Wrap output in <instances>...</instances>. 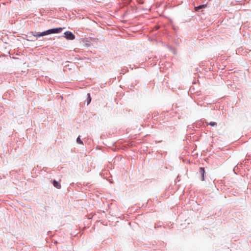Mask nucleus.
Segmentation results:
<instances>
[{
  "instance_id": "7ed1b4c3",
  "label": "nucleus",
  "mask_w": 251,
  "mask_h": 251,
  "mask_svg": "<svg viewBox=\"0 0 251 251\" xmlns=\"http://www.w3.org/2000/svg\"><path fill=\"white\" fill-rule=\"evenodd\" d=\"M199 173L201 176V180L203 181L204 180V168L203 167H201L199 169Z\"/></svg>"
},
{
  "instance_id": "0eeeda50",
  "label": "nucleus",
  "mask_w": 251,
  "mask_h": 251,
  "mask_svg": "<svg viewBox=\"0 0 251 251\" xmlns=\"http://www.w3.org/2000/svg\"><path fill=\"white\" fill-rule=\"evenodd\" d=\"M87 95H88V98L86 100V102H87V105H88L91 101V98L90 94H88Z\"/></svg>"
},
{
  "instance_id": "20e7f679",
  "label": "nucleus",
  "mask_w": 251,
  "mask_h": 251,
  "mask_svg": "<svg viewBox=\"0 0 251 251\" xmlns=\"http://www.w3.org/2000/svg\"><path fill=\"white\" fill-rule=\"evenodd\" d=\"M53 185L54 187L57 189H60L61 187L60 184L55 180L53 181Z\"/></svg>"
},
{
  "instance_id": "f257e3e1",
  "label": "nucleus",
  "mask_w": 251,
  "mask_h": 251,
  "mask_svg": "<svg viewBox=\"0 0 251 251\" xmlns=\"http://www.w3.org/2000/svg\"><path fill=\"white\" fill-rule=\"evenodd\" d=\"M62 30V28L61 27H59V28L49 29V30H47L46 31H47V35H48V34H52V33H59V32H61Z\"/></svg>"
},
{
  "instance_id": "423d86ee",
  "label": "nucleus",
  "mask_w": 251,
  "mask_h": 251,
  "mask_svg": "<svg viewBox=\"0 0 251 251\" xmlns=\"http://www.w3.org/2000/svg\"><path fill=\"white\" fill-rule=\"evenodd\" d=\"M47 35V31H44L42 33H38L35 36L36 37H40V36H45V35Z\"/></svg>"
},
{
  "instance_id": "6e6552de",
  "label": "nucleus",
  "mask_w": 251,
  "mask_h": 251,
  "mask_svg": "<svg viewBox=\"0 0 251 251\" xmlns=\"http://www.w3.org/2000/svg\"><path fill=\"white\" fill-rule=\"evenodd\" d=\"M76 142L78 144H83V142L81 141V140L80 138V136H78L76 139Z\"/></svg>"
},
{
  "instance_id": "39448f33",
  "label": "nucleus",
  "mask_w": 251,
  "mask_h": 251,
  "mask_svg": "<svg viewBox=\"0 0 251 251\" xmlns=\"http://www.w3.org/2000/svg\"><path fill=\"white\" fill-rule=\"evenodd\" d=\"M206 7V4H202V5H199L198 6H197V7H195V9L196 11L200 9H201V8H205Z\"/></svg>"
},
{
  "instance_id": "f03ea898",
  "label": "nucleus",
  "mask_w": 251,
  "mask_h": 251,
  "mask_svg": "<svg viewBox=\"0 0 251 251\" xmlns=\"http://www.w3.org/2000/svg\"><path fill=\"white\" fill-rule=\"evenodd\" d=\"M65 37L67 40H74L75 38V36L72 32L70 31H66L64 33Z\"/></svg>"
},
{
  "instance_id": "1a4fd4ad",
  "label": "nucleus",
  "mask_w": 251,
  "mask_h": 251,
  "mask_svg": "<svg viewBox=\"0 0 251 251\" xmlns=\"http://www.w3.org/2000/svg\"><path fill=\"white\" fill-rule=\"evenodd\" d=\"M209 125L211 126H215L217 125V124L215 122H211L209 123Z\"/></svg>"
}]
</instances>
